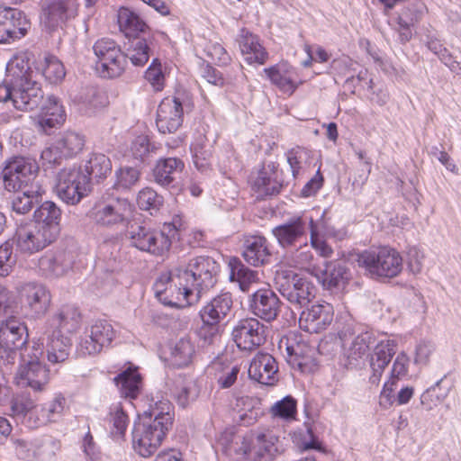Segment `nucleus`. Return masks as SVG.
Wrapping results in <instances>:
<instances>
[{"instance_id":"nucleus-1","label":"nucleus","mask_w":461,"mask_h":461,"mask_svg":"<svg viewBox=\"0 0 461 461\" xmlns=\"http://www.w3.org/2000/svg\"><path fill=\"white\" fill-rule=\"evenodd\" d=\"M40 74L24 56H15L6 65L4 85L0 86V102H10L21 112H29L41 94Z\"/></svg>"},{"instance_id":"nucleus-2","label":"nucleus","mask_w":461,"mask_h":461,"mask_svg":"<svg viewBox=\"0 0 461 461\" xmlns=\"http://www.w3.org/2000/svg\"><path fill=\"white\" fill-rule=\"evenodd\" d=\"M171 403L160 400L144 411V418L133 425L131 438L133 449L141 456H152L162 444L173 425Z\"/></svg>"},{"instance_id":"nucleus-3","label":"nucleus","mask_w":461,"mask_h":461,"mask_svg":"<svg viewBox=\"0 0 461 461\" xmlns=\"http://www.w3.org/2000/svg\"><path fill=\"white\" fill-rule=\"evenodd\" d=\"M43 348L40 344L25 347L19 353L21 359L15 380L20 386H30L36 392L45 389L49 382V370L41 363Z\"/></svg>"},{"instance_id":"nucleus-4","label":"nucleus","mask_w":461,"mask_h":461,"mask_svg":"<svg viewBox=\"0 0 461 461\" xmlns=\"http://www.w3.org/2000/svg\"><path fill=\"white\" fill-rule=\"evenodd\" d=\"M357 264L373 277H394L402 269L400 253L389 247L364 250L357 255Z\"/></svg>"},{"instance_id":"nucleus-5","label":"nucleus","mask_w":461,"mask_h":461,"mask_svg":"<svg viewBox=\"0 0 461 461\" xmlns=\"http://www.w3.org/2000/svg\"><path fill=\"white\" fill-rule=\"evenodd\" d=\"M220 264L208 256H199L187 262H179L175 277L190 282L202 290L209 289L217 283Z\"/></svg>"},{"instance_id":"nucleus-6","label":"nucleus","mask_w":461,"mask_h":461,"mask_svg":"<svg viewBox=\"0 0 461 461\" xmlns=\"http://www.w3.org/2000/svg\"><path fill=\"white\" fill-rule=\"evenodd\" d=\"M134 205L126 198H112L96 203L89 216L98 226L117 229L128 224L133 218Z\"/></svg>"},{"instance_id":"nucleus-7","label":"nucleus","mask_w":461,"mask_h":461,"mask_svg":"<svg viewBox=\"0 0 461 461\" xmlns=\"http://www.w3.org/2000/svg\"><path fill=\"white\" fill-rule=\"evenodd\" d=\"M93 50L96 58L95 71L101 77L116 78L123 74L127 60L116 41L109 38L99 39Z\"/></svg>"},{"instance_id":"nucleus-8","label":"nucleus","mask_w":461,"mask_h":461,"mask_svg":"<svg viewBox=\"0 0 461 461\" xmlns=\"http://www.w3.org/2000/svg\"><path fill=\"white\" fill-rule=\"evenodd\" d=\"M274 282L282 296L299 307L308 304L316 295V287L311 281L290 270L276 271Z\"/></svg>"},{"instance_id":"nucleus-9","label":"nucleus","mask_w":461,"mask_h":461,"mask_svg":"<svg viewBox=\"0 0 461 461\" xmlns=\"http://www.w3.org/2000/svg\"><path fill=\"white\" fill-rule=\"evenodd\" d=\"M55 189L64 203L75 205L90 192V178L81 167H65L57 175Z\"/></svg>"},{"instance_id":"nucleus-10","label":"nucleus","mask_w":461,"mask_h":461,"mask_svg":"<svg viewBox=\"0 0 461 461\" xmlns=\"http://www.w3.org/2000/svg\"><path fill=\"white\" fill-rule=\"evenodd\" d=\"M39 167L37 163L23 157H14L5 162L1 172L4 187L6 191L40 185L37 181Z\"/></svg>"},{"instance_id":"nucleus-11","label":"nucleus","mask_w":461,"mask_h":461,"mask_svg":"<svg viewBox=\"0 0 461 461\" xmlns=\"http://www.w3.org/2000/svg\"><path fill=\"white\" fill-rule=\"evenodd\" d=\"M28 339L26 326L14 316L5 320H0V352L1 358L5 354L7 364H14L18 350L25 348Z\"/></svg>"},{"instance_id":"nucleus-12","label":"nucleus","mask_w":461,"mask_h":461,"mask_svg":"<svg viewBox=\"0 0 461 461\" xmlns=\"http://www.w3.org/2000/svg\"><path fill=\"white\" fill-rule=\"evenodd\" d=\"M115 337L113 325L105 320H96L85 329L77 346L80 357L95 356L110 346Z\"/></svg>"},{"instance_id":"nucleus-13","label":"nucleus","mask_w":461,"mask_h":461,"mask_svg":"<svg viewBox=\"0 0 461 461\" xmlns=\"http://www.w3.org/2000/svg\"><path fill=\"white\" fill-rule=\"evenodd\" d=\"M57 238L51 228H44L34 221L18 226L14 236L17 248L22 252L30 254L44 249Z\"/></svg>"},{"instance_id":"nucleus-14","label":"nucleus","mask_w":461,"mask_h":461,"mask_svg":"<svg viewBox=\"0 0 461 461\" xmlns=\"http://www.w3.org/2000/svg\"><path fill=\"white\" fill-rule=\"evenodd\" d=\"M282 452L279 437L270 429L253 432L244 450L251 461H274Z\"/></svg>"},{"instance_id":"nucleus-15","label":"nucleus","mask_w":461,"mask_h":461,"mask_svg":"<svg viewBox=\"0 0 461 461\" xmlns=\"http://www.w3.org/2000/svg\"><path fill=\"white\" fill-rule=\"evenodd\" d=\"M128 236L132 246L154 255H163L171 246V240L164 231H156L144 225L131 224Z\"/></svg>"},{"instance_id":"nucleus-16","label":"nucleus","mask_w":461,"mask_h":461,"mask_svg":"<svg viewBox=\"0 0 461 461\" xmlns=\"http://www.w3.org/2000/svg\"><path fill=\"white\" fill-rule=\"evenodd\" d=\"M23 308L31 317L38 319L48 312L51 303V294L42 284L28 282L19 289Z\"/></svg>"},{"instance_id":"nucleus-17","label":"nucleus","mask_w":461,"mask_h":461,"mask_svg":"<svg viewBox=\"0 0 461 461\" xmlns=\"http://www.w3.org/2000/svg\"><path fill=\"white\" fill-rule=\"evenodd\" d=\"M77 257V253L74 247L48 251L38 260L39 271L46 277L62 276L72 269Z\"/></svg>"},{"instance_id":"nucleus-18","label":"nucleus","mask_w":461,"mask_h":461,"mask_svg":"<svg viewBox=\"0 0 461 461\" xmlns=\"http://www.w3.org/2000/svg\"><path fill=\"white\" fill-rule=\"evenodd\" d=\"M267 328L258 319L240 320L232 330V339L241 350L252 351L266 342Z\"/></svg>"},{"instance_id":"nucleus-19","label":"nucleus","mask_w":461,"mask_h":461,"mask_svg":"<svg viewBox=\"0 0 461 461\" xmlns=\"http://www.w3.org/2000/svg\"><path fill=\"white\" fill-rule=\"evenodd\" d=\"M31 26L19 9L0 5V43H11L27 34Z\"/></svg>"},{"instance_id":"nucleus-20","label":"nucleus","mask_w":461,"mask_h":461,"mask_svg":"<svg viewBox=\"0 0 461 461\" xmlns=\"http://www.w3.org/2000/svg\"><path fill=\"white\" fill-rule=\"evenodd\" d=\"M309 221L303 216H294L272 229V234L283 249L295 247L306 240Z\"/></svg>"},{"instance_id":"nucleus-21","label":"nucleus","mask_w":461,"mask_h":461,"mask_svg":"<svg viewBox=\"0 0 461 461\" xmlns=\"http://www.w3.org/2000/svg\"><path fill=\"white\" fill-rule=\"evenodd\" d=\"M11 443L16 456L21 460H31L43 456H51L59 448V442L50 437L34 440L12 437Z\"/></svg>"},{"instance_id":"nucleus-22","label":"nucleus","mask_w":461,"mask_h":461,"mask_svg":"<svg viewBox=\"0 0 461 461\" xmlns=\"http://www.w3.org/2000/svg\"><path fill=\"white\" fill-rule=\"evenodd\" d=\"M334 316L333 306L329 303L312 304L302 312L299 326L310 333H319L326 330L332 322Z\"/></svg>"},{"instance_id":"nucleus-23","label":"nucleus","mask_w":461,"mask_h":461,"mask_svg":"<svg viewBox=\"0 0 461 461\" xmlns=\"http://www.w3.org/2000/svg\"><path fill=\"white\" fill-rule=\"evenodd\" d=\"M268 79L279 91L292 95L303 83L295 68L286 62H280L264 69Z\"/></svg>"},{"instance_id":"nucleus-24","label":"nucleus","mask_w":461,"mask_h":461,"mask_svg":"<svg viewBox=\"0 0 461 461\" xmlns=\"http://www.w3.org/2000/svg\"><path fill=\"white\" fill-rule=\"evenodd\" d=\"M81 313L79 310L70 304L62 305L47 321V332L59 334H71L76 332L81 325Z\"/></svg>"},{"instance_id":"nucleus-25","label":"nucleus","mask_w":461,"mask_h":461,"mask_svg":"<svg viewBox=\"0 0 461 461\" xmlns=\"http://www.w3.org/2000/svg\"><path fill=\"white\" fill-rule=\"evenodd\" d=\"M309 272L329 290L343 288L349 279L348 268L338 261L325 263L324 268L313 266Z\"/></svg>"},{"instance_id":"nucleus-26","label":"nucleus","mask_w":461,"mask_h":461,"mask_svg":"<svg viewBox=\"0 0 461 461\" xmlns=\"http://www.w3.org/2000/svg\"><path fill=\"white\" fill-rule=\"evenodd\" d=\"M44 22L54 28L77 14V0H45L42 5Z\"/></svg>"},{"instance_id":"nucleus-27","label":"nucleus","mask_w":461,"mask_h":461,"mask_svg":"<svg viewBox=\"0 0 461 461\" xmlns=\"http://www.w3.org/2000/svg\"><path fill=\"white\" fill-rule=\"evenodd\" d=\"M278 367L276 359L267 353H258L249 367V376L265 385H274L277 381Z\"/></svg>"},{"instance_id":"nucleus-28","label":"nucleus","mask_w":461,"mask_h":461,"mask_svg":"<svg viewBox=\"0 0 461 461\" xmlns=\"http://www.w3.org/2000/svg\"><path fill=\"white\" fill-rule=\"evenodd\" d=\"M232 303V298L229 293L215 296L200 311L203 324L214 328L223 321L230 316Z\"/></svg>"},{"instance_id":"nucleus-29","label":"nucleus","mask_w":461,"mask_h":461,"mask_svg":"<svg viewBox=\"0 0 461 461\" xmlns=\"http://www.w3.org/2000/svg\"><path fill=\"white\" fill-rule=\"evenodd\" d=\"M395 353L396 343L394 340H382L375 346L369 359L372 372L369 382L372 384L377 385L379 384L384 369Z\"/></svg>"},{"instance_id":"nucleus-30","label":"nucleus","mask_w":461,"mask_h":461,"mask_svg":"<svg viewBox=\"0 0 461 461\" xmlns=\"http://www.w3.org/2000/svg\"><path fill=\"white\" fill-rule=\"evenodd\" d=\"M237 41L241 55L248 64L264 65L268 59V52L260 43L258 36L249 30H240Z\"/></svg>"},{"instance_id":"nucleus-31","label":"nucleus","mask_w":461,"mask_h":461,"mask_svg":"<svg viewBox=\"0 0 461 461\" xmlns=\"http://www.w3.org/2000/svg\"><path fill=\"white\" fill-rule=\"evenodd\" d=\"M250 307L255 315L270 321L278 315L280 301L272 290L259 289L253 294Z\"/></svg>"},{"instance_id":"nucleus-32","label":"nucleus","mask_w":461,"mask_h":461,"mask_svg":"<svg viewBox=\"0 0 461 461\" xmlns=\"http://www.w3.org/2000/svg\"><path fill=\"white\" fill-rule=\"evenodd\" d=\"M375 342L373 335L368 332H362L355 337L350 346L345 349L348 368H360L365 366L369 357L370 346Z\"/></svg>"},{"instance_id":"nucleus-33","label":"nucleus","mask_w":461,"mask_h":461,"mask_svg":"<svg viewBox=\"0 0 461 461\" xmlns=\"http://www.w3.org/2000/svg\"><path fill=\"white\" fill-rule=\"evenodd\" d=\"M242 257L249 265L253 267L267 264L271 252L267 239L259 235L247 237L243 242Z\"/></svg>"},{"instance_id":"nucleus-34","label":"nucleus","mask_w":461,"mask_h":461,"mask_svg":"<svg viewBox=\"0 0 461 461\" xmlns=\"http://www.w3.org/2000/svg\"><path fill=\"white\" fill-rule=\"evenodd\" d=\"M9 192L12 193L8 197V203L12 211L17 214H26L39 203L42 188L41 185H33L31 187Z\"/></svg>"},{"instance_id":"nucleus-35","label":"nucleus","mask_w":461,"mask_h":461,"mask_svg":"<svg viewBox=\"0 0 461 461\" xmlns=\"http://www.w3.org/2000/svg\"><path fill=\"white\" fill-rule=\"evenodd\" d=\"M47 333L45 349L48 360L53 364L64 362L69 356L71 339L63 334Z\"/></svg>"},{"instance_id":"nucleus-36","label":"nucleus","mask_w":461,"mask_h":461,"mask_svg":"<svg viewBox=\"0 0 461 461\" xmlns=\"http://www.w3.org/2000/svg\"><path fill=\"white\" fill-rule=\"evenodd\" d=\"M113 381L123 398L133 400L140 393L142 379L137 368H127L115 376Z\"/></svg>"},{"instance_id":"nucleus-37","label":"nucleus","mask_w":461,"mask_h":461,"mask_svg":"<svg viewBox=\"0 0 461 461\" xmlns=\"http://www.w3.org/2000/svg\"><path fill=\"white\" fill-rule=\"evenodd\" d=\"M33 218L35 223L44 228L53 230V234L59 236V221L61 219L60 209L50 201L42 203L34 212Z\"/></svg>"},{"instance_id":"nucleus-38","label":"nucleus","mask_w":461,"mask_h":461,"mask_svg":"<svg viewBox=\"0 0 461 461\" xmlns=\"http://www.w3.org/2000/svg\"><path fill=\"white\" fill-rule=\"evenodd\" d=\"M234 408L238 411L240 423L245 426L253 425L264 414L260 400L255 397L237 398Z\"/></svg>"},{"instance_id":"nucleus-39","label":"nucleus","mask_w":461,"mask_h":461,"mask_svg":"<svg viewBox=\"0 0 461 461\" xmlns=\"http://www.w3.org/2000/svg\"><path fill=\"white\" fill-rule=\"evenodd\" d=\"M286 352L289 357L288 361L293 366H296L301 372L312 373L316 369L317 364L312 357L313 349L308 348L306 345L297 344L296 347L287 346Z\"/></svg>"},{"instance_id":"nucleus-40","label":"nucleus","mask_w":461,"mask_h":461,"mask_svg":"<svg viewBox=\"0 0 461 461\" xmlns=\"http://www.w3.org/2000/svg\"><path fill=\"white\" fill-rule=\"evenodd\" d=\"M275 175L274 167L269 171L267 168H262L258 172L257 176L252 181V188L258 193V197L279 194L282 185L276 180Z\"/></svg>"},{"instance_id":"nucleus-41","label":"nucleus","mask_w":461,"mask_h":461,"mask_svg":"<svg viewBox=\"0 0 461 461\" xmlns=\"http://www.w3.org/2000/svg\"><path fill=\"white\" fill-rule=\"evenodd\" d=\"M176 279L177 284L175 286L177 285L178 289L175 294V309H185L197 304L203 290L190 282Z\"/></svg>"},{"instance_id":"nucleus-42","label":"nucleus","mask_w":461,"mask_h":461,"mask_svg":"<svg viewBox=\"0 0 461 461\" xmlns=\"http://www.w3.org/2000/svg\"><path fill=\"white\" fill-rule=\"evenodd\" d=\"M118 23L126 37L137 38L140 32H145L147 24L128 8H121L118 12Z\"/></svg>"},{"instance_id":"nucleus-43","label":"nucleus","mask_w":461,"mask_h":461,"mask_svg":"<svg viewBox=\"0 0 461 461\" xmlns=\"http://www.w3.org/2000/svg\"><path fill=\"white\" fill-rule=\"evenodd\" d=\"M112 171V162L110 158L102 153H93L86 160L83 172L87 174L88 177L95 178L97 181L104 179Z\"/></svg>"},{"instance_id":"nucleus-44","label":"nucleus","mask_w":461,"mask_h":461,"mask_svg":"<svg viewBox=\"0 0 461 461\" xmlns=\"http://www.w3.org/2000/svg\"><path fill=\"white\" fill-rule=\"evenodd\" d=\"M229 266L230 268V279L239 282L242 291L249 290L250 284L258 281V273L244 266L238 258L230 259Z\"/></svg>"},{"instance_id":"nucleus-45","label":"nucleus","mask_w":461,"mask_h":461,"mask_svg":"<svg viewBox=\"0 0 461 461\" xmlns=\"http://www.w3.org/2000/svg\"><path fill=\"white\" fill-rule=\"evenodd\" d=\"M108 421L110 424V433L113 439L123 440L130 420L120 404L111 407Z\"/></svg>"},{"instance_id":"nucleus-46","label":"nucleus","mask_w":461,"mask_h":461,"mask_svg":"<svg viewBox=\"0 0 461 461\" xmlns=\"http://www.w3.org/2000/svg\"><path fill=\"white\" fill-rule=\"evenodd\" d=\"M57 140L67 158L78 155L86 144L85 136L73 131L64 132Z\"/></svg>"},{"instance_id":"nucleus-47","label":"nucleus","mask_w":461,"mask_h":461,"mask_svg":"<svg viewBox=\"0 0 461 461\" xmlns=\"http://www.w3.org/2000/svg\"><path fill=\"white\" fill-rule=\"evenodd\" d=\"M66 399L61 394L56 395L54 399L41 407L39 417V424L59 421L65 411Z\"/></svg>"},{"instance_id":"nucleus-48","label":"nucleus","mask_w":461,"mask_h":461,"mask_svg":"<svg viewBox=\"0 0 461 461\" xmlns=\"http://www.w3.org/2000/svg\"><path fill=\"white\" fill-rule=\"evenodd\" d=\"M40 69L42 77L50 84L60 83L66 76L63 63L57 57L51 55L45 57Z\"/></svg>"},{"instance_id":"nucleus-49","label":"nucleus","mask_w":461,"mask_h":461,"mask_svg":"<svg viewBox=\"0 0 461 461\" xmlns=\"http://www.w3.org/2000/svg\"><path fill=\"white\" fill-rule=\"evenodd\" d=\"M195 346L188 335L180 338L175 344V366L184 367L192 363Z\"/></svg>"},{"instance_id":"nucleus-50","label":"nucleus","mask_w":461,"mask_h":461,"mask_svg":"<svg viewBox=\"0 0 461 461\" xmlns=\"http://www.w3.org/2000/svg\"><path fill=\"white\" fill-rule=\"evenodd\" d=\"M126 59H129L136 67L144 66L149 59V47L146 40L134 38L124 53Z\"/></svg>"},{"instance_id":"nucleus-51","label":"nucleus","mask_w":461,"mask_h":461,"mask_svg":"<svg viewBox=\"0 0 461 461\" xmlns=\"http://www.w3.org/2000/svg\"><path fill=\"white\" fill-rule=\"evenodd\" d=\"M442 381L443 379L438 380L420 395V403L427 411L439 405L447 396L448 388L441 386Z\"/></svg>"},{"instance_id":"nucleus-52","label":"nucleus","mask_w":461,"mask_h":461,"mask_svg":"<svg viewBox=\"0 0 461 461\" xmlns=\"http://www.w3.org/2000/svg\"><path fill=\"white\" fill-rule=\"evenodd\" d=\"M212 367L217 372V382L221 388L232 386L240 370L238 365H222L219 361L213 362Z\"/></svg>"},{"instance_id":"nucleus-53","label":"nucleus","mask_w":461,"mask_h":461,"mask_svg":"<svg viewBox=\"0 0 461 461\" xmlns=\"http://www.w3.org/2000/svg\"><path fill=\"white\" fill-rule=\"evenodd\" d=\"M35 407V401L27 393L14 395L10 402V411L14 418L23 419Z\"/></svg>"},{"instance_id":"nucleus-54","label":"nucleus","mask_w":461,"mask_h":461,"mask_svg":"<svg viewBox=\"0 0 461 461\" xmlns=\"http://www.w3.org/2000/svg\"><path fill=\"white\" fill-rule=\"evenodd\" d=\"M287 258L289 264L293 267L311 269L310 265L313 259V254L307 240H303V243L300 244L296 249L291 251Z\"/></svg>"},{"instance_id":"nucleus-55","label":"nucleus","mask_w":461,"mask_h":461,"mask_svg":"<svg viewBox=\"0 0 461 461\" xmlns=\"http://www.w3.org/2000/svg\"><path fill=\"white\" fill-rule=\"evenodd\" d=\"M296 401L292 396H285L280 401H277L270 409L271 414L274 417H278L283 420H293L296 415Z\"/></svg>"},{"instance_id":"nucleus-56","label":"nucleus","mask_w":461,"mask_h":461,"mask_svg":"<svg viewBox=\"0 0 461 461\" xmlns=\"http://www.w3.org/2000/svg\"><path fill=\"white\" fill-rule=\"evenodd\" d=\"M185 222L179 214L175 215V236H177V241L180 243V247H194L202 239L201 231L194 232V240H191V234H188L189 230L184 226Z\"/></svg>"},{"instance_id":"nucleus-57","label":"nucleus","mask_w":461,"mask_h":461,"mask_svg":"<svg viewBox=\"0 0 461 461\" xmlns=\"http://www.w3.org/2000/svg\"><path fill=\"white\" fill-rule=\"evenodd\" d=\"M177 385L180 390L177 393L176 400L180 407L185 408L191 401H194L197 396L195 384L193 379L179 376L177 379Z\"/></svg>"},{"instance_id":"nucleus-58","label":"nucleus","mask_w":461,"mask_h":461,"mask_svg":"<svg viewBox=\"0 0 461 461\" xmlns=\"http://www.w3.org/2000/svg\"><path fill=\"white\" fill-rule=\"evenodd\" d=\"M16 264V255L14 253L13 243L6 241L0 246V276L11 274Z\"/></svg>"},{"instance_id":"nucleus-59","label":"nucleus","mask_w":461,"mask_h":461,"mask_svg":"<svg viewBox=\"0 0 461 461\" xmlns=\"http://www.w3.org/2000/svg\"><path fill=\"white\" fill-rule=\"evenodd\" d=\"M63 159H67V157L63 153L58 140L46 147L41 154V161L42 166L46 167L60 165Z\"/></svg>"},{"instance_id":"nucleus-60","label":"nucleus","mask_w":461,"mask_h":461,"mask_svg":"<svg viewBox=\"0 0 461 461\" xmlns=\"http://www.w3.org/2000/svg\"><path fill=\"white\" fill-rule=\"evenodd\" d=\"M115 186L117 188L129 189L140 179V171L132 167H123L116 171Z\"/></svg>"},{"instance_id":"nucleus-61","label":"nucleus","mask_w":461,"mask_h":461,"mask_svg":"<svg viewBox=\"0 0 461 461\" xmlns=\"http://www.w3.org/2000/svg\"><path fill=\"white\" fill-rule=\"evenodd\" d=\"M137 203L140 210L158 209L162 203V197L153 189L146 187L139 192Z\"/></svg>"},{"instance_id":"nucleus-62","label":"nucleus","mask_w":461,"mask_h":461,"mask_svg":"<svg viewBox=\"0 0 461 461\" xmlns=\"http://www.w3.org/2000/svg\"><path fill=\"white\" fill-rule=\"evenodd\" d=\"M173 164L170 158L160 159L154 168V177L158 184L168 186L173 181Z\"/></svg>"},{"instance_id":"nucleus-63","label":"nucleus","mask_w":461,"mask_h":461,"mask_svg":"<svg viewBox=\"0 0 461 461\" xmlns=\"http://www.w3.org/2000/svg\"><path fill=\"white\" fill-rule=\"evenodd\" d=\"M204 52L206 56L219 66L227 65L230 57L219 42L208 41L204 46Z\"/></svg>"},{"instance_id":"nucleus-64","label":"nucleus","mask_w":461,"mask_h":461,"mask_svg":"<svg viewBox=\"0 0 461 461\" xmlns=\"http://www.w3.org/2000/svg\"><path fill=\"white\" fill-rule=\"evenodd\" d=\"M286 158L293 176L296 177L300 173L303 164L309 158V152L304 148L295 147L287 152Z\"/></svg>"}]
</instances>
